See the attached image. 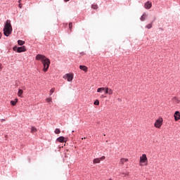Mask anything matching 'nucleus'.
Here are the masks:
<instances>
[{
  "mask_svg": "<svg viewBox=\"0 0 180 180\" xmlns=\"http://www.w3.org/2000/svg\"><path fill=\"white\" fill-rule=\"evenodd\" d=\"M36 60H38L42 62V64L44 65L43 70L44 71V72H47V71H49V67H50V59L47 58L44 55L38 54L36 56Z\"/></svg>",
  "mask_w": 180,
  "mask_h": 180,
  "instance_id": "1",
  "label": "nucleus"
},
{
  "mask_svg": "<svg viewBox=\"0 0 180 180\" xmlns=\"http://www.w3.org/2000/svg\"><path fill=\"white\" fill-rule=\"evenodd\" d=\"M4 34L8 37L10 34H12V25H11V20H7L4 28Z\"/></svg>",
  "mask_w": 180,
  "mask_h": 180,
  "instance_id": "2",
  "label": "nucleus"
},
{
  "mask_svg": "<svg viewBox=\"0 0 180 180\" xmlns=\"http://www.w3.org/2000/svg\"><path fill=\"white\" fill-rule=\"evenodd\" d=\"M162 122L163 120L162 117H160L158 120H156L154 124L155 127H156L157 129H160L162 126Z\"/></svg>",
  "mask_w": 180,
  "mask_h": 180,
  "instance_id": "3",
  "label": "nucleus"
},
{
  "mask_svg": "<svg viewBox=\"0 0 180 180\" xmlns=\"http://www.w3.org/2000/svg\"><path fill=\"white\" fill-rule=\"evenodd\" d=\"M13 50H14V51H16V50H17V53H23V52L26 51V46H22L21 47L15 46L13 48Z\"/></svg>",
  "mask_w": 180,
  "mask_h": 180,
  "instance_id": "4",
  "label": "nucleus"
},
{
  "mask_svg": "<svg viewBox=\"0 0 180 180\" xmlns=\"http://www.w3.org/2000/svg\"><path fill=\"white\" fill-rule=\"evenodd\" d=\"M63 78L65 79H67V81H68V82H71V81H72V79H74V75H71V74H66Z\"/></svg>",
  "mask_w": 180,
  "mask_h": 180,
  "instance_id": "5",
  "label": "nucleus"
},
{
  "mask_svg": "<svg viewBox=\"0 0 180 180\" xmlns=\"http://www.w3.org/2000/svg\"><path fill=\"white\" fill-rule=\"evenodd\" d=\"M147 155L143 154L142 156L140 157V162L141 164H144L145 162H147Z\"/></svg>",
  "mask_w": 180,
  "mask_h": 180,
  "instance_id": "6",
  "label": "nucleus"
},
{
  "mask_svg": "<svg viewBox=\"0 0 180 180\" xmlns=\"http://www.w3.org/2000/svg\"><path fill=\"white\" fill-rule=\"evenodd\" d=\"M105 158H106V157H105V156H102L100 158H95L93 160V163L94 164H99V162H101V161H103V160H105Z\"/></svg>",
  "mask_w": 180,
  "mask_h": 180,
  "instance_id": "7",
  "label": "nucleus"
},
{
  "mask_svg": "<svg viewBox=\"0 0 180 180\" xmlns=\"http://www.w3.org/2000/svg\"><path fill=\"white\" fill-rule=\"evenodd\" d=\"M174 120L175 122H178V120H180V112L179 111H176L174 115Z\"/></svg>",
  "mask_w": 180,
  "mask_h": 180,
  "instance_id": "8",
  "label": "nucleus"
},
{
  "mask_svg": "<svg viewBox=\"0 0 180 180\" xmlns=\"http://www.w3.org/2000/svg\"><path fill=\"white\" fill-rule=\"evenodd\" d=\"M153 6V4L150 1H147L145 3L144 8L146 9H151V7Z\"/></svg>",
  "mask_w": 180,
  "mask_h": 180,
  "instance_id": "9",
  "label": "nucleus"
},
{
  "mask_svg": "<svg viewBox=\"0 0 180 180\" xmlns=\"http://www.w3.org/2000/svg\"><path fill=\"white\" fill-rule=\"evenodd\" d=\"M129 161V159L127 158H121L120 164H122V165H124V162H127Z\"/></svg>",
  "mask_w": 180,
  "mask_h": 180,
  "instance_id": "10",
  "label": "nucleus"
},
{
  "mask_svg": "<svg viewBox=\"0 0 180 180\" xmlns=\"http://www.w3.org/2000/svg\"><path fill=\"white\" fill-rule=\"evenodd\" d=\"M65 140V138L64 136H60L59 138L57 139V141H59V143H64Z\"/></svg>",
  "mask_w": 180,
  "mask_h": 180,
  "instance_id": "11",
  "label": "nucleus"
},
{
  "mask_svg": "<svg viewBox=\"0 0 180 180\" xmlns=\"http://www.w3.org/2000/svg\"><path fill=\"white\" fill-rule=\"evenodd\" d=\"M79 68L81 70H82V71H85V72L88 71V68L86 66H85V65H80Z\"/></svg>",
  "mask_w": 180,
  "mask_h": 180,
  "instance_id": "12",
  "label": "nucleus"
},
{
  "mask_svg": "<svg viewBox=\"0 0 180 180\" xmlns=\"http://www.w3.org/2000/svg\"><path fill=\"white\" fill-rule=\"evenodd\" d=\"M22 94H23V90L19 89H18V96L20 98H22Z\"/></svg>",
  "mask_w": 180,
  "mask_h": 180,
  "instance_id": "13",
  "label": "nucleus"
},
{
  "mask_svg": "<svg viewBox=\"0 0 180 180\" xmlns=\"http://www.w3.org/2000/svg\"><path fill=\"white\" fill-rule=\"evenodd\" d=\"M146 18H147V14L143 13V15L141 17V20L142 22H144V20H146Z\"/></svg>",
  "mask_w": 180,
  "mask_h": 180,
  "instance_id": "14",
  "label": "nucleus"
},
{
  "mask_svg": "<svg viewBox=\"0 0 180 180\" xmlns=\"http://www.w3.org/2000/svg\"><path fill=\"white\" fill-rule=\"evenodd\" d=\"M172 101L175 102V103H180V100L176 97H173Z\"/></svg>",
  "mask_w": 180,
  "mask_h": 180,
  "instance_id": "15",
  "label": "nucleus"
},
{
  "mask_svg": "<svg viewBox=\"0 0 180 180\" xmlns=\"http://www.w3.org/2000/svg\"><path fill=\"white\" fill-rule=\"evenodd\" d=\"M17 103H18V98L15 99V101H11V104L13 106H15Z\"/></svg>",
  "mask_w": 180,
  "mask_h": 180,
  "instance_id": "16",
  "label": "nucleus"
},
{
  "mask_svg": "<svg viewBox=\"0 0 180 180\" xmlns=\"http://www.w3.org/2000/svg\"><path fill=\"white\" fill-rule=\"evenodd\" d=\"M36 131H37V129H36L34 127H32L31 128V133H36Z\"/></svg>",
  "mask_w": 180,
  "mask_h": 180,
  "instance_id": "17",
  "label": "nucleus"
},
{
  "mask_svg": "<svg viewBox=\"0 0 180 180\" xmlns=\"http://www.w3.org/2000/svg\"><path fill=\"white\" fill-rule=\"evenodd\" d=\"M151 27H153V23L148 24V25L146 26V29H151Z\"/></svg>",
  "mask_w": 180,
  "mask_h": 180,
  "instance_id": "18",
  "label": "nucleus"
},
{
  "mask_svg": "<svg viewBox=\"0 0 180 180\" xmlns=\"http://www.w3.org/2000/svg\"><path fill=\"white\" fill-rule=\"evenodd\" d=\"M18 43L19 46H23V44H25V41H23L22 40H18Z\"/></svg>",
  "mask_w": 180,
  "mask_h": 180,
  "instance_id": "19",
  "label": "nucleus"
},
{
  "mask_svg": "<svg viewBox=\"0 0 180 180\" xmlns=\"http://www.w3.org/2000/svg\"><path fill=\"white\" fill-rule=\"evenodd\" d=\"M108 95H113V90L108 87Z\"/></svg>",
  "mask_w": 180,
  "mask_h": 180,
  "instance_id": "20",
  "label": "nucleus"
},
{
  "mask_svg": "<svg viewBox=\"0 0 180 180\" xmlns=\"http://www.w3.org/2000/svg\"><path fill=\"white\" fill-rule=\"evenodd\" d=\"M102 91H105V87H100L97 89V92H102Z\"/></svg>",
  "mask_w": 180,
  "mask_h": 180,
  "instance_id": "21",
  "label": "nucleus"
},
{
  "mask_svg": "<svg viewBox=\"0 0 180 180\" xmlns=\"http://www.w3.org/2000/svg\"><path fill=\"white\" fill-rule=\"evenodd\" d=\"M60 133H61V131L60 130V129H55V134H60Z\"/></svg>",
  "mask_w": 180,
  "mask_h": 180,
  "instance_id": "22",
  "label": "nucleus"
},
{
  "mask_svg": "<svg viewBox=\"0 0 180 180\" xmlns=\"http://www.w3.org/2000/svg\"><path fill=\"white\" fill-rule=\"evenodd\" d=\"M54 91H56V89L54 88L51 89L49 91V94L53 95V94H54Z\"/></svg>",
  "mask_w": 180,
  "mask_h": 180,
  "instance_id": "23",
  "label": "nucleus"
},
{
  "mask_svg": "<svg viewBox=\"0 0 180 180\" xmlns=\"http://www.w3.org/2000/svg\"><path fill=\"white\" fill-rule=\"evenodd\" d=\"M91 8H92L93 9H98V5H96V4H93V5L91 6Z\"/></svg>",
  "mask_w": 180,
  "mask_h": 180,
  "instance_id": "24",
  "label": "nucleus"
},
{
  "mask_svg": "<svg viewBox=\"0 0 180 180\" xmlns=\"http://www.w3.org/2000/svg\"><path fill=\"white\" fill-rule=\"evenodd\" d=\"M94 105H96V106H99V100H96L94 101Z\"/></svg>",
  "mask_w": 180,
  "mask_h": 180,
  "instance_id": "25",
  "label": "nucleus"
},
{
  "mask_svg": "<svg viewBox=\"0 0 180 180\" xmlns=\"http://www.w3.org/2000/svg\"><path fill=\"white\" fill-rule=\"evenodd\" d=\"M69 29H70V30H72V22H70V23H69Z\"/></svg>",
  "mask_w": 180,
  "mask_h": 180,
  "instance_id": "26",
  "label": "nucleus"
},
{
  "mask_svg": "<svg viewBox=\"0 0 180 180\" xmlns=\"http://www.w3.org/2000/svg\"><path fill=\"white\" fill-rule=\"evenodd\" d=\"M104 91H105V94H108V93H109V91H108V87H105V89H104Z\"/></svg>",
  "mask_w": 180,
  "mask_h": 180,
  "instance_id": "27",
  "label": "nucleus"
},
{
  "mask_svg": "<svg viewBox=\"0 0 180 180\" xmlns=\"http://www.w3.org/2000/svg\"><path fill=\"white\" fill-rule=\"evenodd\" d=\"M46 102H49V103L51 102V98H46Z\"/></svg>",
  "mask_w": 180,
  "mask_h": 180,
  "instance_id": "28",
  "label": "nucleus"
},
{
  "mask_svg": "<svg viewBox=\"0 0 180 180\" xmlns=\"http://www.w3.org/2000/svg\"><path fill=\"white\" fill-rule=\"evenodd\" d=\"M18 6H19L20 8H22V4L20 3Z\"/></svg>",
  "mask_w": 180,
  "mask_h": 180,
  "instance_id": "29",
  "label": "nucleus"
},
{
  "mask_svg": "<svg viewBox=\"0 0 180 180\" xmlns=\"http://www.w3.org/2000/svg\"><path fill=\"white\" fill-rule=\"evenodd\" d=\"M2 70V64L0 63V71Z\"/></svg>",
  "mask_w": 180,
  "mask_h": 180,
  "instance_id": "30",
  "label": "nucleus"
},
{
  "mask_svg": "<svg viewBox=\"0 0 180 180\" xmlns=\"http://www.w3.org/2000/svg\"><path fill=\"white\" fill-rule=\"evenodd\" d=\"M2 37V33L0 32V39Z\"/></svg>",
  "mask_w": 180,
  "mask_h": 180,
  "instance_id": "31",
  "label": "nucleus"
},
{
  "mask_svg": "<svg viewBox=\"0 0 180 180\" xmlns=\"http://www.w3.org/2000/svg\"><path fill=\"white\" fill-rule=\"evenodd\" d=\"M21 1H22V0H18L19 4H20Z\"/></svg>",
  "mask_w": 180,
  "mask_h": 180,
  "instance_id": "32",
  "label": "nucleus"
},
{
  "mask_svg": "<svg viewBox=\"0 0 180 180\" xmlns=\"http://www.w3.org/2000/svg\"><path fill=\"white\" fill-rule=\"evenodd\" d=\"M68 1H70V0H65V2H68Z\"/></svg>",
  "mask_w": 180,
  "mask_h": 180,
  "instance_id": "33",
  "label": "nucleus"
},
{
  "mask_svg": "<svg viewBox=\"0 0 180 180\" xmlns=\"http://www.w3.org/2000/svg\"><path fill=\"white\" fill-rule=\"evenodd\" d=\"M86 138H82V140H85Z\"/></svg>",
  "mask_w": 180,
  "mask_h": 180,
  "instance_id": "34",
  "label": "nucleus"
},
{
  "mask_svg": "<svg viewBox=\"0 0 180 180\" xmlns=\"http://www.w3.org/2000/svg\"><path fill=\"white\" fill-rule=\"evenodd\" d=\"M110 180H112L111 179H110Z\"/></svg>",
  "mask_w": 180,
  "mask_h": 180,
  "instance_id": "35",
  "label": "nucleus"
}]
</instances>
